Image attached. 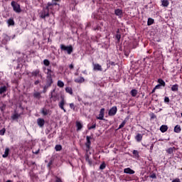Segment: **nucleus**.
Masks as SVG:
<instances>
[{"mask_svg": "<svg viewBox=\"0 0 182 182\" xmlns=\"http://www.w3.org/2000/svg\"><path fill=\"white\" fill-rule=\"evenodd\" d=\"M9 151H10L9 148L5 149L4 154L2 155L3 159H6V157H8V156H9Z\"/></svg>", "mask_w": 182, "mask_h": 182, "instance_id": "obj_20", "label": "nucleus"}, {"mask_svg": "<svg viewBox=\"0 0 182 182\" xmlns=\"http://www.w3.org/2000/svg\"><path fill=\"white\" fill-rule=\"evenodd\" d=\"M6 92V86L0 87V95H3Z\"/></svg>", "mask_w": 182, "mask_h": 182, "instance_id": "obj_35", "label": "nucleus"}, {"mask_svg": "<svg viewBox=\"0 0 182 182\" xmlns=\"http://www.w3.org/2000/svg\"><path fill=\"white\" fill-rule=\"evenodd\" d=\"M3 39H2V44L3 45H6L9 41H11V36H8L6 33H4L3 36Z\"/></svg>", "mask_w": 182, "mask_h": 182, "instance_id": "obj_6", "label": "nucleus"}, {"mask_svg": "<svg viewBox=\"0 0 182 182\" xmlns=\"http://www.w3.org/2000/svg\"><path fill=\"white\" fill-rule=\"evenodd\" d=\"M53 83V78H47L46 86H48V87H50V86H52Z\"/></svg>", "mask_w": 182, "mask_h": 182, "instance_id": "obj_16", "label": "nucleus"}, {"mask_svg": "<svg viewBox=\"0 0 182 182\" xmlns=\"http://www.w3.org/2000/svg\"><path fill=\"white\" fill-rule=\"evenodd\" d=\"M167 130H168V127H167V125L161 126L160 131L161 132V133H166Z\"/></svg>", "mask_w": 182, "mask_h": 182, "instance_id": "obj_21", "label": "nucleus"}, {"mask_svg": "<svg viewBox=\"0 0 182 182\" xmlns=\"http://www.w3.org/2000/svg\"><path fill=\"white\" fill-rule=\"evenodd\" d=\"M39 83H40L39 80H36V81L34 82V85H35L36 86L38 85H39Z\"/></svg>", "mask_w": 182, "mask_h": 182, "instance_id": "obj_53", "label": "nucleus"}, {"mask_svg": "<svg viewBox=\"0 0 182 182\" xmlns=\"http://www.w3.org/2000/svg\"><path fill=\"white\" fill-rule=\"evenodd\" d=\"M135 139L136 140V141H138V143H140V141L143 140V134H137L135 136Z\"/></svg>", "mask_w": 182, "mask_h": 182, "instance_id": "obj_17", "label": "nucleus"}, {"mask_svg": "<svg viewBox=\"0 0 182 182\" xmlns=\"http://www.w3.org/2000/svg\"><path fill=\"white\" fill-rule=\"evenodd\" d=\"M35 164H36L35 162L33 161H31V164H30V166H35Z\"/></svg>", "mask_w": 182, "mask_h": 182, "instance_id": "obj_60", "label": "nucleus"}, {"mask_svg": "<svg viewBox=\"0 0 182 182\" xmlns=\"http://www.w3.org/2000/svg\"><path fill=\"white\" fill-rule=\"evenodd\" d=\"M52 164H53V161H50L49 163H48V166H52Z\"/></svg>", "mask_w": 182, "mask_h": 182, "instance_id": "obj_61", "label": "nucleus"}, {"mask_svg": "<svg viewBox=\"0 0 182 182\" xmlns=\"http://www.w3.org/2000/svg\"><path fill=\"white\" fill-rule=\"evenodd\" d=\"M132 154H134V159H140V154H139V151L134 150L132 151Z\"/></svg>", "mask_w": 182, "mask_h": 182, "instance_id": "obj_24", "label": "nucleus"}, {"mask_svg": "<svg viewBox=\"0 0 182 182\" xmlns=\"http://www.w3.org/2000/svg\"><path fill=\"white\" fill-rule=\"evenodd\" d=\"M116 113H117V107H112L108 112L109 116H115Z\"/></svg>", "mask_w": 182, "mask_h": 182, "instance_id": "obj_8", "label": "nucleus"}, {"mask_svg": "<svg viewBox=\"0 0 182 182\" xmlns=\"http://www.w3.org/2000/svg\"><path fill=\"white\" fill-rule=\"evenodd\" d=\"M88 160H90V155L87 154V152L85 154V161H88Z\"/></svg>", "mask_w": 182, "mask_h": 182, "instance_id": "obj_46", "label": "nucleus"}, {"mask_svg": "<svg viewBox=\"0 0 182 182\" xmlns=\"http://www.w3.org/2000/svg\"><path fill=\"white\" fill-rule=\"evenodd\" d=\"M65 92L66 93H69V95H73V90L72 89V87H65Z\"/></svg>", "mask_w": 182, "mask_h": 182, "instance_id": "obj_28", "label": "nucleus"}, {"mask_svg": "<svg viewBox=\"0 0 182 182\" xmlns=\"http://www.w3.org/2000/svg\"><path fill=\"white\" fill-rule=\"evenodd\" d=\"M94 18H95V19H100V18L96 16V15H94Z\"/></svg>", "mask_w": 182, "mask_h": 182, "instance_id": "obj_63", "label": "nucleus"}, {"mask_svg": "<svg viewBox=\"0 0 182 182\" xmlns=\"http://www.w3.org/2000/svg\"><path fill=\"white\" fill-rule=\"evenodd\" d=\"M153 23H154V19L149 18L147 21L148 26H151V25H153Z\"/></svg>", "mask_w": 182, "mask_h": 182, "instance_id": "obj_34", "label": "nucleus"}, {"mask_svg": "<svg viewBox=\"0 0 182 182\" xmlns=\"http://www.w3.org/2000/svg\"><path fill=\"white\" fill-rule=\"evenodd\" d=\"M66 103V101L65 100V97L63 96H61V100L58 104V106L61 110H63L65 113H66V109H65V105Z\"/></svg>", "mask_w": 182, "mask_h": 182, "instance_id": "obj_5", "label": "nucleus"}, {"mask_svg": "<svg viewBox=\"0 0 182 182\" xmlns=\"http://www.w3.org/2000/svg\"><path fill=\"white\" fill-rule=\"evenodd\" d=\"M97 120H104L105 119V108H102L100 111L99 117H97Z\"/></svg>", "mask_w": 182, "mask_h": 182, "instance_id": "obj_9", "label": "nucleus"}, {"mask_svg": "<svg viewBox=\"0 0 182 182\" xmlns=\"http://www.w3.org/2000/svg\"><path fill=\"white\" fill-rule=\"evenodd\" d=\"M87 163H88L89 166H92L93 161H92V159H90V160L87 161Z\"/></svg>", "mask_w": 182, "mask_h": 182, "instance_id": "obj_50", "label": "nucleus"}, {"mask_svg": "<svg viewBox=\"0 0 182 182\" xmlns=\"http://www.w3.org/2000/svg\"><path fill=\"white\" fill-rule=\"evenodd\" d=\"M172 92H178V85L176 84L172 85L171 87Z\"/></svg>", "mask_w": 182, "mask_h": 182, "instance_id": "obj_32", "label": "nucleus"}, {"mask_svg": "<svg viewBox=\"0 0 182 182\" xmlns=\"http://www.w3.org/2000/svg\"><path fill=\"white\" fill-rule=\"evenodd\" d=\"M172 182H181L180 178H176L172 181Z\"/></svg>", "mask_w": 182, "mask_h": 182, "instance_id": "obj_55", "label": "nucleus"}, {"mask_svg": "<svg viewBox=\"0 0 182 182\" xmlns=\"http://www.w3.org/2000/svg\"><path fill=\"white\" fill-rule=\"evenodd\" d=\"M161 3H162V6H165V7H167L169 5V2H168V0H162L161 1Z\"/></svg>", "mask_w": 182, "mask_h": 182, "instance_id": "obj_33", "label": "nucleus"}, {"mask_svg": "<svg viewBox=\"0 0 182 182\" xmlns=\"http://www.w3.org/2000/svg\"><path fill=\"white\" fill-rule=\"evenodd\" d=\"M93 70H98L99 72H102L103 68H102V65L100 64L93 63Z\"/></svg>", "mask_w": 182, "mask_h": 182, "instance_id": "obj_12", "label": "nucleus"}, {"mask_svg": "<svg viewBox=\"0 0 182 182\" xmlns=\"http://www.w3.org/2000/svg\"><path fill=\"white\" fill-rule=\"evenodd\" d=\"M106 168V164L103 162L100 166V170H105Z\"/></svg>", "mask_w": 182, "mask_h": 182, "instance_id": "obj_41", "label": "nucleus"}, {"mask_svg": "<svg viewBox=\"0 0 182 182\" xmlns=\"http://www.w3.org/2000/svg\"><path fill=\"white\" fill-rule=\"evenodd\" d=\"M11 5L14 12H16L17 14H20V12H21V5H19L18 3H16V1H11Z\"/></svg>", "mask_w": 182, "mask_h": 182, "instance_id": "obj_3", "label": "nucleus"}, {"mask_svg": "<svg viewBox=\"0 0 182 182\" xmlns=\"http://www.w3.org/2000/svg\"><path fill=\"white\" fill-rule=\"evenodd\" d=\"M60 49L61 50L67 52L68 55H72V53H73V46L72 45L66 46L63 44H61Z\"/></svg>", "mask_w": 182, "mask_h": 182, "instance_id": "obj_2", "label": "nucleus"}, {"mask_svg": "<svg viewBox=\"0 0 182 182\" xmlns=\"http://www.w3.org/2000/svg\"><path fill=\"white\" fill-rule=\"evenodd\" d=\"M156 88L155 87H154V89L152 90V91H151V93H154L155 92H156Z\"/></svg>", "mask_w": 182, "mask_h": 182, "instance_id": "obj_62", "label": "nucleus"}, {"mask_svg": "<svg viewBox=\"0 0 182 182\" xmlns=\"http://www.w3.org/2000/svg\"><path fill=\"white\" fill-rule=\"evenodd\" d=\"M114 14L116 15V16L122 18L123 16V10L120 9H117L114 10Z\"/></svg>", "mask_w": 182, "mask_h": 182, "instance_id": "obj_10", "label": "nucleus"}, {"mask_svg": "<svg viewBox=\"0 0 182 182\" xmlns=\"http://www.w3.org/2000/svg\"><path fill=\"white\" fill-rule=\"evenodd\" d=\"M160 87H161V85H160V84H158L157 85H156L155 87H154V88L157 90H159V89H160Z\"/></svg>", "mask_w": 182, "mask_h": 182, "instance_id": "obj_51", "label": "nucleus"}, {"mask_svg": "<svg viewBox=\"0 0 182 182\" xmlns=\"http://www.w3.org/2000/svg\"><path fill=\"white\" fill-rule=\"evenodd\" d=\"M130 93L132 97H136V96H137L138 92L137 90L134 89L131 90Z\"/></svg>", "mask_w": 182, "mask_h": 182, "instance_id": "obj_30", "label": "nucleus"}, {"mask_svg": "<svg viewBox=\"0 0 182 182\" xmlns=\"http://www.w3.org/2000/svg\"><path fill=\"white\" fill-rule=\"evenodd\" d=\"M48 89H49V87H48V85H45L43 87V93H46V92H48Z\"/></svg>", "mask_w": 182, "mask_h": 182, "instance_id": "obj_45", "label": "nucleus"}, {"mask_svg": "<svg viewBox=\"0 0 182 182\" xmlns=\"http://www.w3.org/2000/svg\"><path fill=\"white\" fill-rule=\"evenodd\" d=\"M7 23L9 26H14L15 25V21H14V18H11L7 21Z\"/></svg>", "mask_w": 182, "mask_h": 182, "instance_id": "obj_25", "label": "nucleus"}, {"mask_svg": "<svg viewBox=\"0 0 182 182\" xmlns=\"http://www.w3.org/2000/svg\"><path fill=\"white\" fill-rule=\"evenodd\" d=\"M93 129H96V123H93L92 126L88 127V130H92Z\"/></svg>", "mask_w": 182, "mask_h": 182, "instance_id": "obj_44", "label": "nucleus"}, {"mask_svg": "<svg viewBox=\"0 0 182 182\" xmlns=\"http://www.w3.org/2000/svg\"><path fill=\"white\" fill-rule=\"evenodd\" d=\"M58 2H60V0H52V2H51V3L58 4Z\"/></svg>", "mask_w": 182, "mask_h": 182, "instance_id": "obj_54", "label": "nucleus"}, {"mask_svg": "<svg viewBox=\"0 0 182 182\" xmlns=\"http://www.w3.org/2000/svg\"><path fill=\"white\" fill-rule=\"evenodd\" d=\"M76 124V127H77V132H79L80 130H82V129H83V124H82V123L79 121H77L75 122Z\"/></svg>", "mask_w": 182, "mask_h": 182, "instance_id": "obj_15", "label": "nucleus"}, {"mask_svg": "<svg viewBox=\"0 0 182 182\" xmlns=\"http://www.w3.org/2000/svg\"><path fill=\"white\" fill-rule=\"evenodd\" d=\"M86 143H85V146H86V152L89 153V151L90 150V146L92 144V142L90 140H92V136H86Z\"/></svg>", "mask_w": 182, "mask_h": 182, "instance_id": "obj_4", "label": "nucleus"}, {"mask_svg": "<svg viewBox=\"0 0 182 182\" xmlns=\"http://www.w3.org/2000/svg\"><path fill=\"white\" fill-rule=\"evenodd\" d=\"M117 35H120V29L117 30Z\"/></svg>", "mask_w": 182, "mask_h": 182, "instance_id": "obj_59", "label": "nucleus"}, {"mask_svg": "<svg viewBox=\"0 0 182 182\" xmlns=\"http://www.w3.org/2000/svg\"><path fill=\"white\" fill-rule=\"evenodd\" d=\"M154 147V145L152 144L150 147V151H151Z\"/></svg>", "mask_w": 182, "mask_h": 182, "instance_id": "obj_57", "label": "nucleus"}, {"mask_svg": "<svg viewBox=\"0 0 182 182\" xmlns=\"http://www.w3.org/2000/svg\"><path fill=\"white\" fill-rule=\"evenodd\" d=\"M158 83L160 86H163V87H166V82L161 78L158 79Z\"/></svg>", "mask_w": 182, "mask_h": 182, "instance_id": "obj_26", "label": "nucleus"}, {"mask_svg": "<svg viewBox=\"0 0 182 182\" xmlns=\"http://www.w3.org/2000/svg\"><path fill=\"white\" fill-rule=\"evenodd\" d=\"M31 76L32 77H42V74H41V70L40 69H36L34 70L33 72H31Z\"/></svg>", "mask_w": 182, "mask_h": 182, "instance_id": "obj_7", "label": "nucleus"}, {"mask_svg": "<svg viewBox=\"0 0 182 182\" xmlns=\"http://www.w3.org/2000/svg\"><path fill=\"white\" fill-rule=\"evenodd\" d=\"M41 113L43 116H48V114H49V109H46V108H43L41 110Z\"/></svg>", "mask_w": 182, "mask_h": 182, "instance_id": "obj_29", "label": "nucleus"}, {"mask_svg": "<svg viewBox=\"0 0 182 182\" xmlns=\"http://www.w3.org/2000/svg\"><path fill=\"white\" fill-rule=\"evenodd\" d=\"M74 68H75V66L73 65V64H70V65H69V69H70V70H72V69H74Z\"/></svg>", "mask_w": 182, "mask_h": 182, "instance_id": "obj_52", "label": "nucleus"}, {"mask_svg": "<svg viewBox=\"0 0 182 182\" xmlns=\"http://www.w3.org/2000/svg\"><path fill=\"white\" fill-rule=\"evenodd\" d=\"M33 97L35 98V99H41V92H34L33 93Z\"/></svg>", "mask_w": 182, "mask_h": 182, "instance_id": "obj_36", "label": "nucleus"}, {"mask_svg": "<svg viewBox=\"0 0 182 182\" xmlns=\"http://www.w3.org/2000/svg\"><path fill=\"white\" fill-rule=\"evenodd\" d=\"M55 149L56 151H60L62 150V145L58 144L55 146Z\"/></svg>", "mask_w": 182, "mask_h": 182, "instance_id": "obj_39", "label": "nucleus"}, {"mask_svg": "<svg viewBox=\"0 0 182 182\" xmlns=\"http://www.w3.org/2000/svg\"><path fill=\"white\" fill-rule=\"evenodd\" d=\"M150 178H157V176L156 173H152L151 175L149 176Z\"/></svg>", "mask_w": 182, "mask_h": 182, "instance_id": "obj_49", "label": "nucleus"}, {"mask_svg": "<svg viewBox=\"0 0 182 182\" xmlns=\"http://www.w3.org/2000/svg\"><path fill=\"white\" fill-rule=\"evenodd\" d=\"M110 65H111L112 66H114V65H115V64H114V62H111V63H110Z\"/></svg>", "mask_w": 182, "mask_h": 182, "instance_id": "obj_64", "label": "nucleus"}, {"mask_svg": "<svg viewBox=\"0 0 182 182\" xmlns=\"http://www.w3.org/2000/svg\"><path fill=\"white\" fill-rule=\"evenodd\" d=\"M75 83H83L85 82V78L83 77H80V78H76L74 80Z\"/></svg>", "mask_w": 182, "mask_h": 182, "instance_id": "obj_23", "label": "nucleus"}, {"mask_svg": "<svg viewBox=\"0 0 182 182\" xmlns=\"http://www.w3.org/2000/svg\"><path fill=\"white\" fill-rule=\"evenodd\" d=\"M6 109V105L3 104L1 107H0V110L1 113H5V110Z\"/></svg>", "mask_w": 182, "mask_h": 182, "instance_id": "obj_38", "label": "nucleus"}, {"mask_svg": "<svg viewBox=\"0 0 182 182\" xmlns=\"http://www.w3.org/2000/svg\"><path fill=\"white\" fill-rule=\"evenodd\" d=\"M53 76H55V73H53V71H52V70L48 68L46 78L52 79V77H53Z\"/></svg>", "mask_w": 182, "mask_h": 182, "instance_id": "obj_11", "label": "nucleus"}, {"mask_svg": "<svg viewBox=\"0 0 182 182\" xmlns=\"http://www.w3.org/2000/svg\"><path fill=\"white\" fill-rule=\"evenodd\" d=\"M57 86H58V87H63L65 86V83L62 80H58Z\"/></svg>", "mask_w": 182, "mask_h": 182, "instance_id": "obj_37", "label": "nucleus"}, {"mask_svg": "<svg viewBox=\"0 0 182 182\" xmlns=\"http://www.w3.org/2000/svg\"><path fill=\"white\" fill-rule=\"evenodd\" d=\"M173 132L175 133H181V127L179 124H177L174 129H173Z\"/></svg>", "mask_w": 182, "mask_h": 182, "instance_id": "obj_18", "label": "nucleus"}, {"mask_svg": "<svg viewBox=\"0 0 182 182\" xmlns=\"http://www.w3.org/2000/svg\"><path fill=\"white\" fill-rule=\"evenodd\" d=\"M126 123H127V119H125L122 124L119 126L118 127V130H119V129H123V127H124Z\"/></svg>", "mask_w": 182, "mask_h": 182, "instance_id": "obj_31", "label": "nucleus"}, {"mask_svg": "<svg viewBox=\"0 0 182 182\" xmlns=\"http://www.w3.org/2000/svg\"><path fill=\"white\" fill-rule=\"evenodd\" d=\"M116 39H117V42H120V39H122V35L121 34H116L115 35Z\"/></svg>", "mask_w": 182, "mask_h": 182, "instance_id": "obj_42", "label": "nucleus"}, {"mask_svg": "<svg viewBox=\"0 0 182 182\" xmlns=\"http://www.w3.org/2000/svg\"><path fill=\"white\" fill-rule=\"evenodd\" d=\"M21 117V114L15 113L11 116L12 120H18Z\"/></svg>", "mask_w": 182, "mask_h": 182, "instance_id": "obj_27", "label": "nucleus"}, {"mask_svg": "<svg viewBox=\"0 0 182 182\" xmlns=\"http://www.w3.org/2000/svg\"><path fill=\"white\" fill-rule=\"evenodd\" d=\"M124 173L125 174H134L135 171L130 168H127L124 169Z\"/></svg>", "mask_w": 182, "mask_h": 182, "instance_id": "obj_14", "label": "nucleus"}, {"mask_svg": "<svg viewBox=\"0 0 182 182\" xmlns=\"http://www.w3.org/2000/svg\"><path fill=\"white\" fill-rule=\"evenodd\" d=\"M39 151H40V150L38 149V150H37L36 151H33V154H39Z\"/></svg>", "mask_w": 182, "mask_h": 182, "instance_id": "obj_56", "label": "nucleus"}, {"mask_svg": "<svg viewBox=\"0 0 182 182\" xmlns=\"http://www.w3.org/2000/svg\"><path fill=\"white\" fill-rule=\"evenodd\" d=\"M93 31H99V26L93 28Z\"/></svg>", "mask_w": 182, "mask_h": 182, "instance_id": "obj_58", "label": "nucleus"}, {"mask_svg": "<svg viewBox=\"0 0 182 182\" xmlns=\"http://www.w3.org/2000/svg\"><path fill=\"white\" fill-rule=\"evenodd\" d=\"M5 132H6V129L5 128H3L0 130V136H4Z\"/></svg>", "mask_w": 182, "mask_h": 182, "instance_id": "obj_43", "label": "nucleus"}, {"mask_svg": "<svg viewBox=\"0 0 182 182\" xmlns=\"http://www.w3.org/2000/svg\"><path fill=\"white\" fill-rule=\"evenodd\" d=\"M70 109H72L73 110H75V109H76V107L75 106L74 103H70Z\"/></svg>", "mask_w": 182, "mask_h": 182, "instance_id": "obj_47", "label": "nucleus"}, {"mask_svg": "<svg viewBox=\"0 0 182 182\" xmlns=\"http://www.w3.org/2000/svg\"><path fill=\"white\" fill-rule=\"evenodd\" d=\"M43 64L45 65V66H49V65H50V61H49V60L48 59H45L43 60Z\"/></svg>", "mask_w": 182, "mask_h": 182, "instance_id": "obj_40", "label": "nucleus"}, {"mask_svg": "<svg viewBox=\"0 0 182 182\" xmlns=\"http://www.w3.org/2000/svg\"><path fill=\"white\" fill-rule=\"evenodd\" d=\"M53 92H55V90L51 92L50 98L53 99V102H56L58 100V94L53 95Z\"/></svg>", "mask_w": 182, "mask_h": 182, "instance_id": "obj_22", "label": "nucleus"}, {"mask_svg": "<svg viewBox=\"0 0 182 182\" xmlns=\"http://www.w3.org/2000/svg\"><path fill=\"white\" fill-rule=\"evenodd\" d=\"M60 5L58 3L48 2L46 6L43 7V9L40 12V18L41 19H46L51 15H55L57 11H59Z\"/></svg>", "mask_w": 182, "mask_h": 182, "instance_id": "obj_1", "label": "nucleus"}, {"mask_svg": "<svg viewBox=\"0 0 182 182\" xmlns=\"http://www.w3.org/2000/svg\"><path fill=\"white\" fill-rule=\"evenodd\" d=\"M174 150H176V149L173 146L168 148V149L166 150V153H168V154H173Z\"/></svg>", "mask_w": 182, "mask_h": 182, "instance_id": "obj_19", "label": "nucleus"}, {"mask_svg": "<svg viewBox=\"0 0 182 182\" xmlns=\"http://www.w3.org/2000/svg\"><path fill=\"white\" fill-rule=\"evenodd\" d=\"M37 124L39 127H43V126H45V119L42 118H38L37 119Z\"/></svg>", "mask_w": 182, "mask_h": 182, "instance_id": "obj_13", "label": "nucleus"}, {"mask_svg": "<svg viewBox=\"0 0 182 182\" xmlns=\"http://www.w3.org/2000/svg\"><path fill=\"white\" fill-rule=\"evenodd\" d=\"M164 102L165 103H170V98H168V97H164Z\"/></svg>", "mask_w": 182, "mask_h": 182, "instance_id": "obj_48", "label": "nucleus"}]
</instances>
